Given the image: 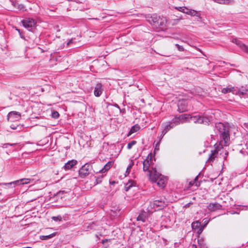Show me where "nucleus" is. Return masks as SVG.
<instances>
[{
  "instance_id": "nucleus-1",
  "label": "nucleus",
  "mask_w": 248,
  "mask_h": 248,
  "mask_svg": "<svg viewBox=\"0 0 248 248\" xmlns=\"http://www.w3.org/2000/svg\"><path fill=\"white\" fill-rule=\"evenodd\" d=\"M143 170L146 172L149 178L154 173V170H156L151 153L143 161Z\"/></svg>"
},
{
  "instance_id": "nucleus-2",
  "label": "nucleus",
  "mask_w": 248,
  "mask_h": 248,
  "mask_svg": "<svg viewBox=\"0 0 248 248\" xmlns=\"http://www.w3.org/2000/svg\"><path fill=\"white\" fill-rule=\"evenodd\" d=\"M149 178L151 182L156 183L159 187L163 188L165 186L166 179L156 170H154V173Z\"/></svg>"
},
{
  "instance_id": "nucleus-3",
  "label": "nucleus",
  "mask_w": 248,
  "mask_h": 248,
  "mask_svg": "<svg viewBox=\"0 0 248 248\" xmlns=\"http://www.w3.org/2000/svg\"><path fill=\"white\" fill-rule=\"evenodd\" d=\"M145 18L150 24L156 28L163 26L164 24V20L160 18V16L156 14L146 15Z\"/></svg>"
},
{
  "instance_id": "nucleus-4",
  "label": "nucleus",
  "mask_w": 248,
  "mask_h": 248,
  "mask_svg": "<svg viewBox=\"0 0 248 248\" xmlns=\"http://www.w3.org/2000/svg\"><path fill=\"white\" fill-rule=\"evenodd\" d=\"M210 121L209 119L206 117H202L199 115L191 116L190 115L188 122H193L194 123L203 124H208Z\"/></svg>"
},
{
  "instance_id": "nucleus-5",
  "label": "nucleus",
  "mask_w": 248,
  "mask_h": 248,
  "mask_svg": "<svg viewBox=\"0 0 248 248\" xmlns=\"http://www.w3.org/2000/svg\"><path fill=\"white\" fill-rule=\"evenodd\" d=\"M176 125H178V123L175 122L174 118L170 122L162 124V126L163 128V130L162 131V135L163 136Z\"/></svg>"
},
{
  "instance_id": "nucleus-6",
  "label": "nucleus",
  "mask_w": 248,
  "mask_h": 248,
  "mask_svg": "<svg viewBox=\"0 0 248 248\" xmlns=\"http://www.w3.org/2000/svg\"><path fill=\"white\" fill-rule=\"evenodd\" d=\"M92 169V166L89 163H86L82 166L78 170L79 176L82 178H85L89 174Z\"/></svg>"
},
{
  "instance_id": "nucleus-7",
  "label": "nucleus",
  "mask_w": 248,
  "mask_h": 248,
  "mask_svg": "<svg viewBox=\"0 0 248 248\" xmlns=\"http://www.w3.org/2000/svg\"><path fill=\"white\" fill-rule=\"evenodd\" d=\"M22 23L23 26L28 29L29 31H31V29L34 27L36 24V22L32 18H25L22 20Z\"/></svg>"
},
{
  "instance_id": "nucleus-8",
  "label": "nucleus",
  "mask_w": 248,
  "mask_h": 248,
  "mask_svg": "<svg viewBox=\"0 0 248 248\" xmlns=\"http://www.w3.org/2000/svg\"><path fill=\"white\" fill-rule=\"evenodd\" d=\"M166 205L165 201L163 199L157 200L154 201L151 204V206L155 208V210H160L164 208Z\"/></svg>"
},
{
  "instance_id": "nucleus-9",
  "label": "nucleus",
  "mask_w": 248,
  "mask_h": 248,
  "mask_svg": "<svg viewBox=\"0 0 248 248\" xmlns=\"http://www.w3.org/2000/svg\"><path fill=\"white\" fill-rule=\"evenodd\" d=\"M190 117L189 114H185L181 115L179 116H176L174 118L175 121L178 125L180 124H183L186 122H188L189 118Z\"/></svg>"
},
{
  "instance_id": "nucleus-10",
  "label": "nucleus",
  "mask_w": 248,
  "mask_h": 248,
  "mask_svg": "<svg viewBox=\"0 0 248 248\" xmlns=\"http://www.w3.org/2000/svg\"><path fill=\"white\" fill-rule=\"evenodd\" d=\"M7 117L9 121L15 122L20 119L21 114L17 111H11L8 113Z\"/></svg>"
},
{
  "instance_id": "nucleus-11",
  "label": "nucleus",
  "mask_w": 248,
  "mask_h": 248,
  "mask_svg": "<svg viewBox=\"0 0 248 248\" xmlns=\"http://www.w3.org/2000/svg\"><path fill=\"white\" fill-rule=\"evenodd\" d=\"M178 111L179 112H183L187 110V102L186 100H181L178 102Z\"/></svg>"
},
{
  "instance_id": "nucleus-12",
  "label": "nucleus",
  "mask_w": 248,
  "mask_h": 248,
  "mask_svg": "<svg viewBox=\"0 0 248 248\" xmlns=\"http://www.w3.org/2000/svg\"><path fill=\"white\" fill-rule=\"evenodd\" d=\"M221 138V142L223 143V145L227 146L229 144L230 136L229 134V130L224 133L220 134Z\"/></svg>"
},
{
  "instance_id": "nucleus-13",
  "label": "nucleus",
  "mask_w": 248,
  "mask_h": 248,
  "mask_svg": "<svg viewBox=\"0 0 248 248\" xmlns=\"http://www.w3.org/2000/svg\"><path fill=\"white\" fill-rule=\"evenodd\" d=\"M222 206L217 202L210 203L207 206L208 210L211 212H215L217 210L222 209Z\"/></svg>"
},
{
  "instance_id": "nucleus-14",
  "label": "nucleus",
  "mask_w": 248,
  "mask_h": 248,
  "mask_svg": "<svg viewBox=\"0 0 248 248\" xmlns=\"http://www.w3.org/2000/svg\"><path fill=\"white\" fill-rule=\"evenodd\" d=\"M232 42L235 43L237 46H238L243 51L248 53V46L245 45L244 44L242 43V42L234 38L232 39Z\"/></svg>"
},
{
  "instance_id": "nucleus-15",
  "label": "nucleus",
  "mask_w": 248,
  "mask_h": 248,
  "mask_svg": "<svg viewBox=\"0 0 248 248\" xmlns=\"http://www.w3.org/2000/svg\"><path fill=\"white\" fill-rule=\"evenodd\" d=\"M77 163L78 161L76 160L72 159L69 160L65 164L64 166H63V168H64L65 170H70L73 168Z\"/></svg>"
},
{
  "instance_id": "nucleus-16",
  "label": "nucleus",
  "mask_w": 248,
  "mask_h": 248,
  "mask_svg": "<svg viewBox=\"0 0 248 248\" xmlns=\"http://www.w3.org/2000/svg\"><path fill=\"white\" fill-rule=\"evenodd\" d=\"M103 92L102 85L100 83H97L94 87V94L96 97L101 95Z\"/></svg>"
},
{
  "instance_id": "nucleus-17",
  "label": "nucleus",
  "mask_w": 248,
  "mask_h": 248,
  "mask_svg": "<svg viewBox=\"0 0 248 248\" xmlns=\"http://www.w3.org/2000/svg\"><path fill=\"white\" fill-rule=\"evenodd\" d=\"M215 128L216 130L218 131L220 134L229 130V129L225 126L223 124L221 123L216 124Z\"/></svg>"
},
{
  "instance_id": "nucleus-18",
  "label": "nucleus",
  "mask_w": 248,
  "mask_h": 248,
  "mask_svg": "<svg viewBox=\"0 0 248 248\" xmlns=\"http://www.w3.org/2000/svg\"><path fill=\"white\" fill-rule=\"evenodd\" d=\"M113 161H111L108 162L104 167L99 170L101 173H104L108 171L113 165Z\"/></svg>"
},
{
  "instance_id": "nucleus-19",
  "label": "nucleus",
  "mask_w": 248,
  "mask_h": 248,
  "mask_svg": "<svg viewBox=\"0 0 248 248\" xmlns=\"http://www.w3.org/2000/svg\"><path fill=\"white\" fill-rule=\"evenodd\" d=\"M30 179L29 178H23L19 180H17L12 183H9V184H15L16 185H19L21 183L22 185L27 184L30 182Z\"/></svg>"
},
{
  "instance_id": "nucleus-20",
  "label": "nucleus",
  "mask_w": 248,
  "mask_h": 248,
  "mask_svg": "<svg viewBox=\"0 0 248 248\" xmlns=\"http://www.w3.org/2000/svg\"><path fill=\"white\" fill-rule=\"evenodd\" d=\"M235 91V88L233 87L229 86L226 88H223L221 89V92L223 93H228L232 92L234 93Z\"/></svg>"
},
{
  "instance_id": "nucleus-21",
  "label": "nucleus",
  "mask_w": 248,
  "mask_h": 248,
  "mask_svg": "<svg viewBox=\"0 0 248 248\" xmlns=\"http://www.w3.org/2000/svg\"><path fill=\"white\" fill-rule=\"evenodd\" d=\"M147 218V214L145 212L140 213L137 218L138 221H141L143 222H145Z\"/></svg>"
},
{
  "instance_id": "nucleus-22",
  "label": "nucleus",
  "mask_w": 248,
  "mask_h": 248,
  "mask_svg": "<svg viewBox=\"0 0 248 248\" xmlns=\"http://www.w3.org/2000/svg\"><path fill=\"white\" fill-rule=\"evenodd\" d=\"M199 175L197 176L193 181H190L189 183V185L190 186H195L197 187L201 185V182L198 181Z\"/></svg>"
},
{
  "instance_id": "nucleus-23",
  "label": "nucleus",
  "mask_w": 248,
  "mask_h": 248,
  "mask_svg": "<svg viewBox=\"0 0 248 248\" xmlns=\"http://www.w3.org/2000/svg\"><path fill=\"white\" fill-rule=\"evenodd\" d=\"M13 5L19 11H25V7L23 4L17 3L16 2L12 1Z\"/></svg>"
},
{
  "instance_id": "nucleus-24",
  "label": "nucleus",
  "mask_w": 248,
  "mask_h": 248,
  "mask_svg": "<svg viewBox=\"0 0 248 248\" xmlns=\"http://www.w3.org/2000/svg\"><path fill=\"white\" fill-rule=\"evenodd\" d=\"M217 154V151L216 150L212 151L211 154L210 155L208 161L210 162L213 161L216 157V155Z\"/></svg>"
},
{
  "instance_id": "nucleus-25",
  "label": "nucleus",
  "mask_w": 248,
  "mask_h": 248,
  "mask_svg": "<svg viewBox=\"0 0 248 248\" xmlns=\"http://www.w3.org/2000/svg\"><path fill=\"white\" fill-rule=\"evenodd\" d=\"M188 15H190L191 16H197L199 19L201 18V17L199 13L197 11H196L194 10L190 9V10L189 11Z\"/></svg>"
},
{
  "instance_id": "nucleus-26",
  "label": "nucleus",
  "mask_w": 248,
  "mask_h": 248,
  "mask_svg": "<svg viewBox=\"0 0 248 248\" xmlns=\"http://www.w3.org/2000/svg\"><path fill=\"white\" fill-rule=\"evenodd\" d=\"M56 233H57L56 232H54V233H52L50 234L47 235H41V236H40V238L41 240H47V239L51 238L54 237V236H55Z\"/></svg>"
},
{
  "instance_id": "nucleus-27",
  "label": "nucleus",
  "mask_w": 248,
  "mask_h": 248,
  "mask_svg": "<svg viewBox=\"0 0 248 248\" xmlns=\"http://www.w3.org/2000/svg\"><path fill=\"white\" fill-rule=\"evenodd\" d=\"M134 182L132 181H129L125 185L124 190L127 191L129 189L134 186Z\"/></svg>"
},
{
  "instance_id": "nucleus-28",
  "label": "nucleus",
  "mask_w": 248,
  "mask_h": 248,
  "mask_svg": "<svg viewBox=\"0 0 248 248\" xmlns=\"http://www.w3.org/2000/svg\"><path fill=\"white\" fill-rule=\"evenodd\" d=\"M139 129H140V127L138 125H134L132 127L131 129H130V130L128 133V136L138 131Z\"/></svg>"
},
{
  "instance_id": "nucleus-29",
  "label": "nucleus",
  "mask_w": 248,
  "mask_h": 248,
  "mask_svg": "<svg viewBox=\"0 0 248 248\" xmlns=\"http://www.w3.org/2000/svg\"><path fill=\"white\" fill-rule=\"evenodd\" d=\"M201 222L199 221L193 222L191 224L192 229L196 230L200 228Z\"/></svg>"
},
{
  "instance_id": "nucleus-30",
  "label": "nucleus",
  "mask_w": 248,
  "mask_h": 248,
  "mask_svg": "<svg viewBox=\"0 0 248 248\" xmlns=\"http://www.w3.org/2000/svg\"><path fill=\"white\" fill-rule=\"evenodd\" d=\"M136 143H137L136 141L132 140L131 141H130V142H129L128 143L127 149L129 150L131 149L132 148V147L136 144Z\"/></svg>"
},
{
  "instance_id": "nucleus-31",
  "label": "nucleus",
  "mask_w": 248,
  "mask_h": 248,
  "mask_svg": "<svg viewBox=\"0 0 248 248\" xmlns=\"http://www.w3.org/2000/svg\"><path fill=\"white\" fill-rule=\"evenodd\" d=\"M237 92H238V94L244 95V94H246L247 93V90H246L245 89H243L242 90L239 89L237 91Z\"/></svg>"
},
{
  "instance_id": "nucleus-32",
  "label": "nucleus",
  "mask_w": 248,
  "mask_h": 248,
  "mask_svg": "<svg viewBox=\"0 0 248 248\" xmlns=\"http://www.w3.org/2000/svg\"><path fill=\"white\" fill-rule=\"evenodd\" d=\"M59 115V113L57 111H53L52 113V117L55 119L58 118Z\"/></svg>"
},
{
  "instance_id": "nucleus-33",
  "label": "nucleus",
  "mask_w": 248,
  "mask_h": 248,
  "mask_svg": "<svg viewBox=\"0 0 248 248\" xmlns=\"http://www.w3.org/2000/svg\"><path fill=\"white\" fill-rule=\"evenodd\" d=\"M52 219L55 221H61L62 219V217L61 216H58L57 217H52Z\"/></svg>"
},
{
  "instance_id": "nucleus-34",
  "label": "nucleus",
  "mask_w": 248,
  "mask_h": 248,
  "mask_svg": "<svg viewBox=\"0 0 248 248\" xmlns=\"http://www.w3.org/2000/svg\"><path fill=\"white\" fill-rule=\"evenodd\" d=\"M226 1V2H227L226 3H219L220 4H222V5H229V4H232L233 3L234 1L233 0H225Z\"/></svg>"
},
{
  "instance_id": "nucleus-35",
  "label": "nucleus",
  "mask_w": 248,
  "mask_h": 248,
  "mask_svg": "<svg viewBox=\"0 0 248 248\" xmlns=\"http://www.w3.org/2000/svg\"><path fill=\"white\" fill-rule=\"evenodd\" d=\"M175 46L177 47L178 50L180 51H184V48L182 46L178 44H175Z\"/></svg>"
},
{
  "instance_id": "nucleus-36",
  "label": "nucleus",
  "mask_w": 248,
  "mask_h": 248,
  "mask_svg": "<svg viewBox=\"0 0 248 248\" xmlns=\"http://www.w3.org/2000/svg\"><path fill=\"white\" fill-rule=\"evenodd\" d=\"M217 3H226L225 0H212Z\"/></svg>"
},
{
  "instance_id": "nucleus-37",
  "label": "nucleus",
  "mask_w": 248,
  "mask_h": 248,
  "mask_svg": "<svg viewBox=\"0 0 248 248\" xmlns=\"http://www.w3.org/2000/svg\"><path fill=\"white\" fill-rule=\"evenodd\" d=\"M15 144H11V143H4L2 144V148H6L8 147V146H13Z\"/></svg>"
},
{
  "instance_id": "nucleus-38",
  "label": "nucleus",
  "mask_w": 248,
  "mask_h": 248,
  "mask_svg": "<svg viewBox=\"0 0 248 248\" xmlns=\"http://www.w3.org/2000/svg\"><path fill=\"white\" fill-rule=\"evenodd\" d=\"M133 164V163H132V164H131L130 165H129V166L127 168L126 172H127L128 173H129V172L130 171V170H131V168H132V166Z\"/></svg>"
},
{
  "instance_id": "nucleus-39",
  "label": "nucleus",
  "mask_w": 248,
  "mask_h": 248,
  "mask_svg": "<svg viewBox=\"0 0 248 248\" xmlns=\"http://www.w3.org/2000/svg\"><path fill=\"white\" fill-rule=\"evenodd\" d=\"M189 10H190L189 9H188L187 8L185 7V9H184V11H183V13L188 15Z\"/></svg>"
},
{
  "instance_id": "nucleus-40",
  "label": "nucleus",
  "mask_w": 248,
  "mask_h": 248,
  "mask_svg": "<svg viewBox=\"0 0 248 248\" xmlns=\"http://www.w3.org/2000/svg\"><path fill=\"white\" fill-rule=\"evenodd\" d=\"M177 9L178 10V11L183 13L184 9H185V7H179L178 8H177Z\"/></svg>"
},
{
  "instance_id": "nucleus-41",
  "label": "nucleus",
  "mask_w": 248,
  "mask_h": 248,
  "mask_svg": "<svg viewBox=\"0 0 248 248\" xmlns=\"http://www.w3.org/2000/svg\"><path fill=\"white\" fill-rule=\"evenodd\" d=\"M16 30L19 32V34L20 35V36L21 38H24L23 36L22 35V32H21L20 30L18 29H16Z\"/></svg>"
},
{
  "instance_id": "nucleus-42",
  "label": "nucleus",
  "mask_w": 248,
  "mask_h": 248,
  "mask_svg": "<svg viewBox=\"0 0 248 248\" xmlns=\"http://www.w3.org/2000/svg\"><path fill=\"white\" fill-rule=\"evenodd\" d=\"M101 179H102V178H97L96 179V181L97 184L101 182V181H102Z\"/></svg>"
},
{
  "instance_id": "nucleus-43",
  "label": "nucleus",
  "mask_w": 248,
  "mask_h": 248,
  "mask_svg": "<svg viewBox=\"0 0 248 248\" xmlns=\"http://www.w3.org/2000/svg\"><path fill=\"white\" fill-rule=\"evenodd\" d=\"M199 244L200 245L201 248H207V247L205 244H202L200 243H199Z\"/></svg>"
},
{
  "instance_id": "nucleus-44",
  "label": "nucleus",
  "mask_w": 248,
  "mask_h": 248,
  "mask_svg": "<svg viewBox=\"0 0 248 248\" xmlns=\"http://www.w3.org/2000/svg\"><path fill=\"white\" fill-rule=\"evenodd\" d=\"M202 231H203V228L202 227H201L199 229V230L198 231V233L200 234L202 232Z\"/></svg>"
},
{
  "instance_id": "nucleus-45",
  "label": "nucleus",
  "mask_w": 248,
  "mask_h": 248,
  "mask_svg": "<svg viewBox=\"0 0 248 248\" xmlns=\"http://www.w3.org/2000/svg\"><path fill=\"white\" fill-rule=\"evenodd\" d=\"M73 42V39H71L67 43V46H69L70 44L72 43Z\"/></svg>"
},
{
  "instance_id": "nucleus-46",
  "label": "nucleus",
  "mask_w": 248,
  "mask_h": 248,
  "mask_svg": "<svg viewBox=\"0 0 248 248\" xmlns=\"http://www.w3.org/2000/svg\"><path fill=\"white\" fill-rule=\"evenodd\" d=\"M76 4V3L75 1H72L71 2V3H70V4H71V5H72V6H74V5L75 4Z\"/></svg>"
},
{
  "instance_id": "nucleus-47",
  "label": "nucleus",
  "mask_w": 248,
  "mask_h": 248,
  "mask_svg": "<svg viewBox=\"0 0 248 248\" xmlns=\"http://www.w3.org/2000/svg\"><path fill=\"white\" fill-rule=\"evenodd\" d=\"M228 155V152H226L225 153V157H224V159H226V158H227V156Z\"/></svg>"
},
{
  "instance_id": "nucleus-48",
  "label": "nucleus",
  "mask_w": 248,
  "mask_h": 248,
  "mask_svg": "<svg viewBox=\"0 0 248 248\" xmlns=\"http://www.w3.org/2000/svg\"><path fill=\"white\" fill-rule=\"evenodd\" d=\"M208 222H209V220H205L204 221V223H205L204 225H206L208 223Z\"/></svg>"
},
{
  "instance_id": "nucleus-49",
  "label": "nucleus",
  "mask_w": 248,
  "mask_h": 248,
  "mask_svg": "<svg viewBox=\"0 0 248 248\" xmlns=\"http://www.w3.org/2000/svg\"><path fill=\"white\" fill-rule=\"evenodd\" d=\"M66 149H67L68 148H69V146H67L65 147Z\"/></svg>"
},
{
  "instance_id": "nucleus-50",
  "label": "nucleus",
  "mask_w": 248,
  "mask_h": 248,
  "mask_svg": "<svg viewBox=\"0 0 248 248\" xmlns=\"http://www.w3.org/2000/svg\"><path fill=\"white\" fill-rule=\"evenodd\" d=\"M65 140H66V141H68V138H65Z\"/></svg>"
},
{
  "instance_id": "nucleus-51",
  "label": "nucleus",
  "mask_w": 248,
  "mask_h": 248,
  "mask_svg": "<svg viewBox=\"0 0 248 248\" xmlns=\"http://www.w3.org/2000/svg\"><path fill=\"white\" fill-rule=\"evenodd\" d=\"M247 137H248V133L247 134Z\"/></svg>"
}]
</instances>
